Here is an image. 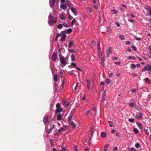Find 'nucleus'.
I'll use <instances>...</instances> for the list:
<instances>
[{
  "label": "nucleus",
  "mask_w": 151,
  "mask_h": 151,
  "mask_svg": "<svg viewBox=\"0 0 151 151\" xmlns=\"http://www.w3.org/2000/svg\"><path fill=\"white\" fill-rule=\"evenodd\" d=\"M56 22L57 20H54V17H52L51 15H49L48 23L50 24L51 25H53L56 23Z\"/></svg>",
  "instance_id": "f257e3e1"
},
{
  "label": "nucleus",
  "mask_w": 151,
  "mask_h": 151,
  "mask_svg": "<svg viewBox=\"0 0 151 151\" xmlns=\"http://www.w3.org/2000/svg\"><path fill=\"white\" fill-rule=\"evenodd\" d=\"M68 57L65 58L62 56L60 58V62L64 66H65L67 63V61H68Z\"/></svg>",
  "instance_id": "f03ea898"
},
{
  "label": "nucleus",
  "mask_w": 151,
  "mask_h": 151,
  "mask_svg": "<svg viewBox=\"0 0 151 151\" xmlns=\"http://www.w3.org/2000/svg\"><path fill=\"white\" fill-rule=\"evenodd\" d=\"M59 34L60 35V36L62 37L61 39V41L62 42L64 41L66 38V35L65 31H62Z\"/></svg>",
  "instance_id": "7ed1b4c3"
},
{
  "label": "nucleus",
  "mask_w": 151,
  "mask_h": 151,
  "mask_svg": "<svg viewBox=\"0 0 151 151\" xmlns=\"http://www.w3.org/2000/svg\"><path fill=\"white\" fill-rule=\"evenodd\" d=\"M142 114L141 112H138L136 113V118L137 119H140L142 118Z\"/></svg>",
  "instance_id": "20e7f679"
},
{
  "label": "nucleus",
  "mask_w": 151,
  "mask_h": 151,
  "mask_svg": "<svg viewBox=\"0 0 151 151\" xmlns=\"http://www.w3.org/2000/svg\"><path fill=\"white\" fill-rule=\"evenodd\" d=\"M68 128V126L66 125H64L63 127L60 128L58 130V132H60L66 130V129Z\"/></svg>",
  "instance_id": "39448f33"
},
{
  "label": "nucleus",
  "mask_w": 151,
  "mask_h": 151,
  "mask_svg": "<svg viewBox=\"0 0 151 151\" xmlns=\"http://www.w3.org/2000/svg\"><path fill=\"white\" fill-rule=\"evenodd\" d=\"M48 121V117L47 115H45L43 119V122L44 124H46Z\"/></svg>",
  "instance_id": "423d86ee"
},
{
  "label": "nucleus",
  "mask_w": 151,
  "mask_h": 151,
  "mask_svg": "<svg viewBox=\"0 0 151 151\" xmlns=\"http://www.w3.org/2000/svg\"><path fill=\"white\" fill-rule=\"evenodd\" d=\"M111 47H110L107 50L106 53V56L107 57H108L109 54L111 53Z\"/></svg>",
  "instance_id": "0eeeda50"
},
{
  "label": "nucleus",
  "mask_w": 151,
  "mask_h": 151,
  "mask_svg": "<svg viewBox=\"0 0 151 151\" xmlns=\"http://www.w3.org/2000/svg\"><path fill=\"white\" fill-rule=\"evenodd\" d=\"M57 55V53L56 52H55L52 55V58L53 61H55L56 60V57Z\"/></svg>",
  "instance_id": "6e6552de"
},
{
  "label": "nucleus",
  "mask_w": 151,
  "mask_h": 151,
  "mask_svg": "<svg viewBox=\"0 0 151 151\" xmlns=\"http://www.w3.org/2000/svg\"><path fill=\"white\" fill-rule=\"evenodd\" d=\"M69 104V102L67 103V102L66 101H65L64 100H63L62 101L63 105V106H65L66 107H67L68 106Z\"/></svg>",
  "instance_id": "1a4fd4ad"
},
{
  "label": "nucleus",
  "mask_w": 151,
  "mask_h": 151,
  "mask_svg": "<svg viewBox=\"0 0 151 151\" xmlns=\"http://www.w3.org/2000/svg\"><path fill=\"white\" fill-rule=\"evenodd\" d=\"M70 9L71 11L73 12V13L75 15H76L77 14V12L76 11V9L75 8H74L73 7L70 8Z\"/></svg>",
  "instance_id": "9d476101"
},
{
  "label": "nucleus",
  "mask_w": 151,
  "mask_h": 151,
  "mask_svg": "<svg viewBox=\"0 0 151 151\" xmlns=\"http://www.w3.org/2000/svg\"><path fill=\"white\" fill-rule=\"evenodd\" d=\"M73 116V112H71V113H70L69 117L68 118V119L69 120V122H68L69 123H70V122H71V119H72Z\"/></svg>",
  "instance_id": "9b49d317"
},
{
  "label": "nucleus",
  "mask_w": 151,
  "mask_h": 151,
  "mask_svg": "<svg viewBox=\"0 0 151 151\" xmlns=\"http://www.w3.org/2000/svg\"><path fill=\"white\" fill-rule=\"evenodd\" d=\"M121 6H120V9L122 11H124L125 10V8H126V6L123 4L121 5Z\"/></svg>",
  "instance_id": "f8f14e48"
},
{
  "label": "nucleus",
  "mask_w": 151,
  "mask_h": 151,
  "mask_svg": "<svg viewBox=\"0 0 151 151\" xmlns=\"http://www.w3.org/2000/svg\"><path fill=\"white\" fill-rule=\"evenodd\" d=\"M97 47L98 49V52H101V47L100 46V40H99L98 42L97 45Z\"/></svg>",
  "instance_id": "ddd939ff"
},
{
  "label": "nucleus",
  "mask_w": 151,
  "mask_h": 151,
  "mask_svg": "<svg viewBox=\"0 0 151 151\" xmlns=\"http://www.w3.org/2000/svg\"><path fill=\"white\" fill-rule=\"evenodd\" d=\"M60 18L61 19H65V16L64 13H62L60 15Z\"/></svg>",
  "instance_id": "4468645a"
},
{
  "label": "nucleus",
  "mask_w": 151,
  "mask_h": 151,
  "mask_svg": "<svg viewBox=\"0 0 151 151\" xmlns=\"http://www.w3.org/2000/svg\"><path fill=\"white\" fill-rule=\"evenodd\" d=\"M49 2L50 5L51 6H52L54 5L55 3V0H50Z\"/></svg>",
  "instance_id": "2eb2a0df"
},
{
  "label": "nucleus",
  "mask_w": 151,
  "mask_h": 151,
  "mask_svg": "<svg viewBox=\"0 0 151 151\" xmlns=\"http://www.w3.org/2000/svg\"><path fill=\"white\" fill-rule=\"evenodd\" d=\"M63 111V109L62 108H57L55 111L56 114L60 112Z\"/></svg>",
  "instance_id": "dca6fc26"
},
{
  "label": "nucleus",
  "mask_w": 151,
  "mask_h": 151,
  "mask_svg": "<svg viewBox=\"0 0 151 151\" xmlns=\"http://www.w3.org/2000/svg\"><path fill=\"white\" fill-rule=\"evenodd\" d=\"M101 135L102 138H105L106 137V134L105 132H103L101 133Z\"/></svg>",
  "instance_id": "f3484780"
},
{
  "label": "nucleus",
  "mask_w": 151,
  "mask_h": 151,
  "mask_svg": "<svg viewBox=\"0 0 151 151\" xmlns=\"http://www.w3.org/2000/svg\"><path fill=\"white\" fill-rule=\"evenodd\" d=\"M72 126V127L75 128L76 127V125L75 124L73 121H71L69 123Z\"/></svg>",
  "instance_id": "a211bd4d"
},
{
  "label": "nucleus",
  "mask_w": 151,
  "mask_h": 151,
  "mask_svg": "<svg viewBox=\"0 0 151 151\" xmlns=\"http://www.w3.org/2000/svg\"><path fill=\"white\" fill-rule=\"evenodd\" d=\"M60 8L63 9H67L66 5L64 4H63L60 5Z\"/></svg>",
  "instance_id": "6ab92c4d"
},
{
  "label": "nucleus",
  "mask_w": 151,
  "mask_h": 151,
  "mask_svg": "<svg viewBox=\"0 0 151 151\" xmlns=\"http://www.w3.org/2000/svg\"><path fill=\"white\" fill-rule=\"evenodd\" d=\"M73 41H72V40L70 41L69 42V44L68 45V47L69 48L70 47L73 45Z\"/></svg>",
  "instance_id": "aec40b11"
},
{
  "label": "nucleus",
  "mask_w": 151,
  "mask_h": 151,
  "mask_svg": "<svg viewBox=\"0 0 151 151\" xmlns=\"http://www.w3.org/2000/svg\"><path fill=\"white\" fill-rule=\"evenodd\" d=\"M102 14L101 12H99V22H100L101 21Z\"/></svg>",
  "instance_id": "412c9836"
},
{
  "label": "nucleus",
  "mask_w": 151,
  "mask_h": 151,
  "mask_svg": "<svg viewBox=\"0 0 151 151\" xmlns=\"http://www.w3.org/2000/svg\"><path fill=\"white\" fill-rule=\"evenodd\" d=\"M146 67L147 70L149 71H151V65H150L149 64H147Z\"/></svg>",
  "instance_id": "4be33fe9"
},
{
  "label": "nucleus",
  "mask_w": 151,
  "mask_h": 151,
  "mask_svg": "<svg viewBox=\"0 0 151 151\" xmlns=\"http://www.w3.org/2000/svg\"><path fill=\"white\" fill-rule=\"evenodd\" d=\"M90 132H91V136H92L93 135L94 132V131L93 128V127H91V129L90 130Z\"/></svg>",
  "instance_id": "5701e85b"
},
{
  "label": "nucleus",
  "mask_w": 151,
  "mask_h": 151,
  "mask_svg": "<svg viewBox=\"0 0 151 151\" xmlns=\"http://www.w3.org/2000/svg\"><path fill=\"white\" fill-rule=\"evenodd\" d=\"M135 104L136 103L135 102H133L130 103L129 105L130 107H133L135 106Z\"/></svg>",
  "instance_id": "b1692460"
},
{
  "label": "nucleus",
  "mask_w": 151,
  "mask_h": 151,
  "mask_svg": "<svg viewBox=\"0 0 151 151\" xmlns=\"http://www.w3.org/2000/svg\"><path fill=\"white\" fill-rule=\"evenodd\" d=\"M145 80L146 82H147L149 84H150L151 83V81L150 79L147 78H146L145 79Z\"/></svg>",
  "instance_id": "393cba45"
},
{
  "label": "nucleus",
  "mask_w": 151,
  "mask_h": 151,
  "mask_svg": "<svg viewBox=\"0 0 151 151\" xmlns=\"http://www.w3.org/2000/svg\"><path fill=\"white\" fill-rule=\"evenodd\" d=\"M62 119V117L60 115H58L57 117V120L58 121H60Z\"/></svg>",
  "instance_id": "a878e982"
},
{
  "label": "nucleus",
  "mask_w": 151,
  "mask_h": 151,
  "mask_svg": "<svg viewBox=\"0 0 151 151\" xmlns=\"http://www.w3.org/2000/svg\"><path fill=\"white\" fill-rule=\"evenodd\" d=\"M111 27H110L108 26L107 28V31L109 32V33H111Z\"/></svg>",
  "instance_id": "bb28decb"
},
{
  "label": "nucleus",
  "mask_w": 151,
  "mask_h": 151,
  "mask_svg": "<svg viewBox=\"0 0 151 151\" xmlns=\"http://www.w3.org/2000/svg\"><path fill=\"white\" fill-rule=\"evenodd\" d=\"M58 76L57 74H55L54 76V80L55 82H57L58 81Z\"/></svg>",
  "instance_id": "cd10ccee"
},
{
  "label": "nucleus",
  "mask_w": 151,
  "mask_h": 151,
  "mask_svg": "<svg viewBox=\"0 0 151 151\" xmlns=\"http://www.w3.org/2000/svg\"><path fill=\"white\" fill-rule=\"evenodd\" d=\"M128 150L129 151H135L136 150L133 147H129L128 148Z\"/></svg>",
  "instance_id": "c85d7f7f"
},
{
  "label": "nucleus",
  "mask_w": 151,
  "mask_h": 151,
  "mask_svg": "<svg viewBox=\"0 0 151 151\" xmlns=\"http://www.w3.org/2000/svg\"><path fill=\"white\" fill-rule=\"evenodd\" d=\"M71 60L72 61H74L75 60V58L74 55L73 54H72L71 56Z\"/></svg>",
  "instance_id": "c756f323"
},
{
  "label": "nucleus",
  "mask_w": 151,
  "mask_h": 151,
  "mask_svg": "<svg viewBox=\"0 0 151 151\" xmlns=\"http://www.w3.org/2000/svg\"><path fill=\"white\" fill-rule=\"evenodd\" d=\"M131 68L132 69H135L136 67V65L134 64H131Z\"/></svg>",
  "instance_id": "7c9ffc66"
},
{
  "label": "nucleus",
  "mask_w": 151,
  "mask_h": 151,
  "mask_svg": "<svg viewBox=\"0 0 151 151\" xmlns=\"http://www.w3.org/2000/svg\"><path fill=\"white\" fill-rule=\"evenodd\" d=\"M87 87L88 89L89 88V86L90 84V81L88 80H87Z\"/></svg>",
  "instance_id": "2f4dec72"
},
{
  "label": "nucleus",
  "mask_w": 151,
  "mask_h": 151,
  "mask_svg": "<svg viewBox=\"0 0 151 151\" xmlns=\"http://www.w3.org/2000/svg\"><path fill=\"white\" fill-rule=\"evenodd\" d=\"M128 58L129 59H132L133 60H134L136 58L134 56H130L128 57Z\"/></svg>",
  "instance_id": "473e14b6"
},
{
  "label": "nucleus",
  "mask_w": 151,
  "mask_h": 151,
  "mask_svg": "<svg viewBox=\"0 0 151 151\" xmlns=\"http://www.w3.org/2000/svg\"><path fill=\"white\" fill-rule=\"evenodd\" d=\"M109 144H107L106 145H105L104 146V151H106L107 149V148L108 147V146H109Z\"/></svg>",
  "instance_id": "72a5a7b5"
},
{
  "label": "nucleus",
  "mask_w": 151,
  "mask_h": 151,
  "mask_svg": "<svg viewBox=\"0 0 151 151\" xmlns=\"http://www.w3.org/2000/svg\"><path fill=\"white\" fill-rule=\"evenodd\" d=\"M137 124L138 125V126L139 127V128L141 129H142V124L140 123H137Z\"/></svg>",
  "instance_id": "f704fd0d"
},
{
  "label": "nucleus",
  "mask_w": 151,
  "mask_h": 151,
  "mask_svg": "<svg viewBox=\"0 0 151 151\" xmlns=\"http://www.w3.org/2000/svg\"><path fill=\"white\" fill-rule=\"evenodd\" d=\"M119 37L121 40H124V35H120Z\"/></svg>",
  "instance_id": "c9c22d12"
},
{
  "label": "nucleus",
  "mask_w": 151,
  "mask_h": 151,
  "mask_svg": "<svg viewBox=\"0 0 151 151\" xmlns=\"http://www.w3.org/2000/svg\"><path fill=\"white\" fill-rule=\"evenodd\" d=\"M133 131L136 134H137L139 133V131L136 128H135L134 129Z\"/></svg>",
  "instance_id": "e433bc0d"
},
{
  "label": "nucleus",
  "mask_w": 151,
  "mask_h": 151,
  "mask_svg": "<svg viewBox=\"0 0 151 151\" xmlns=\"http://www.w3.org/2000/svg\"><path fill=\"white\" fill-rule=\"evenodd\" d=\"M111 12L113 14H116L117 13V11L115 9L112 10Z\"/></svg>",
  "instance_id": "4c0bfd02"
},
{
  "label": "nucleus",
  "mask_w": 151,
  "mask_h": 151,
  "mask_svg": "<svg viewBox=\"0 0 151 151\" xmlns=\"http://www.w3.org/2000/svg\"><path fill=\"white\" fill-rule=\"evenodd\" d=\"M55 125L54 124H53L52 125H50V128L53 129L55 128Z\"/></svg>",
  "instance_id": "58836bf2"
},
{
  "label": "nucleus",
  "mask_w": 151,
  "mask_h": 151,
  "mask_svg": "<svg viewBox=\"0 0 151 151\" xmlns=\"http://www.w3.org/2000/svg\"><path fill=\"white\" fill-rule=\"evenodd\" d=\"M68 16L70 20H71L73 19V17L69 14V13H68Z\"/></svg>",
  "instance_id": "ea45409f"
},
{
  "label": "nucleus",
  "mask_w": 151,
  "mask_h": 151,
  "mask_svg": "<svg viewBox=\"0 0 151 151\" xmlns=\"http://www.w3.org/2000/svg\"><path fill=\"white\" fill-rule=\"evenodd\" d=\"M135 146L137 148H138L140 146V145L139 143H137L135 145Z\"/></svg>",
  "instance_id": "a19ab883"
},
{
  "label": "nucleus",
  "mask_w": 151,
  "mask_h": 151,
  "mask_svg": "<svg viewBox=\"0 0 151 151\" xmlns=\"http://www.w3.org/2000/svg\"><path fill=\"white\" fill-rule=\"evenodd\" d=\"M100 52H99V57L100 59H102L103 58H102V56L101 55V53Z\"/></svg>",
  "instance_id": "79ce46f5"
},
{
  "label": "nucleus",
  "mask_w": 151,
  "mask_h": 151,
  "mask_svg": "<svg viewBox=\"0 0 151 151\" xmlns=\"http://www.w3.org/2000/svg\"><path fill=\"white\" fill-rule=\"evenodd\" d=\"M129 121L131 123H133L134 122V119H129Z\"/></svg>",
  "instance_id": "37998d69"
},
{
  "label": "nucleus",
  "mask_w": 151,
  "mask_h": 151,
  "mask_svg": "<svg viewBox=\"0 0 151 151\" xmlns=\"http://www.w3.org/2000/svg\"><path fill=\"white\" fill-rule=\"evenodd\" d=\"M67 31L68 33H69L72 32V30L71 28H69L68 29H67Z\"/></svg>",
  "instance_id": "c03bdc74"
},
{
  "label": "nucleus",
  "mask_w": 151,
  "mask_h": 151,
  "mask_svg": "<svg viewBox=\"0 0 151 151\" xmlns=\"http://www.w3.org/2000/svg\"><path fill=\"white\" fill-rule=\"evenodd\" d=\"M106 82L107 84H109L110 83V80L108 78H107L106 80Z\"/></svg>",
  "instance_id": "a18cd8bd"
},
{
  "label": "nucleus",
  "mask_w": 151,
  "mask_h": 151,
  "mask_svg": "<svg viewBox=\"0 0 151 151\" xmlns=\"http://www.w3.org/2000/svg\"><path fill=\"white\" fill-rule=\"evenodd\" d=\"M92 47H94L96 45V43L93 41H92V42L91 44Z\"/></svg>",
  "instance_id": "49530a36"
},
{
  "label": "nucleus",
  "mask_w": 151,
  "mask_h": 151,
  "mask_svg": "<svg viewBox=\"0 0 151 151\" xmlns=\"http://www.w3.org/2000/svg\"><path fill=\"white\" fill-rule=\"evenodd\" d=\"M60 105L59 103H58L56 105V107L57 108H60Z\"/></svg>",
  "instance_id": "de8ad7c7"
},
{
  "label": "nucleus",
  "mask_w": 151,
  "mask_h": 151,
  "mask_svg": "<svg viewBox=\"0 0 151 151\" xmlns=\"http://www.w3.org/2000/svg\"><path fill=\"white\" fill-rule=\"evenodd\" d=\"M52 130V129L50 128L48 129V130L47 131V133L48 134H49L51 132Z\"/></svg>",
  "instance_id": "09e8293b"
},
{
  "label": "nucleus",
  "mask_w": 151,
  "mask_h": 151,
  "mask_svg": "<svg viewBox=\"0 0 151 151\" xmlns=\"http://www.w3.org/2000/svg\"><path fill=\"white\" fill-rule=\"evenodd\" d=\"M91 137H90L88 140V144L89 145H90L91 144Z\"/></svg>",
  "instance_id": "8fccbe9b"
},
{
  "label": "nucleus",
  "mask_w": 151,
  "mask_h": 151,
  "mask_svg": "<svg viewBox=\"0 0 151 151\" xmlns=\"http://www.w3.org/2000/svg\"><path fill=\"white\" fill-rule=\"evenodd\" d=\"M62 27V25L61 24H59L58 25L57 28L59 29H60Z\"/></svg>",
  "instance_id": "3c124183"
},
{
  "label": "nucleus",
  "mask_w": 151,
  "mask_h": 151,
  "mask_svg": "<svg viewBox=\"0 0 151 151\" xmlns=\"http://www.w3.org/2000/svg\"><path fill=\"white\" fill-rule=\"evenodd\" d=\"M108 122H109V123L110 124L109 126L110 127H112L113 126V125L112 124V122L111 121H108Z\"/></svg>",
  "instance_id": "603ef678"
},
{
  "label": "nucleus",
  "mask_w": 151,
  "mask_h": 151,
  "mask_svg": "<svg viewBox=\"0 0 151 151\" xmlns=\"http://www.w3.org/2000/svg\"><path fill=\"white\" fill-rule=\"evenodd\" d=\"M134 37L136 40H138V41H139L142 39L141 38H138L136 36H134Z\"/></svg>",
  "instance_id": "864d4df0"
},
{
  "label": "nucleus",
  "mask_w": 151,
  "mask_h": 151,
  "mask_svg": "<svg viewBox=\"0 0 151 151\" xmlns=\"http://www.w3.org/2000/svg\"><path fill=\"white\" fill-rule=\"evenodd\" d=\"M106 96V91H105L103 93V94H102V97H105Z\"/></svg>",
  "instance_id": "5fc2aeb1"
},
{
  "label": "nucleus",
  "mask_w": 151,
  "mask_h": 151,
  "mask_svg": "<svg viewBox=\"0 0 151 151\" xmlns=\"http://www.w3.org/2000/svg\"><path fill=\"white\" fill-rule=\"evenodd\" d=\"M60 34L59 33H57V36H56V37L55 38V40H57L58 38L60 36Z\"/></svg>",
  "instance_id": "6e6d98bb"
},
{
  "label": "nucleus",
  "mask_w": 151,
  "mask_h": 151,
  "mask_svg": "<svg viewBox=\"0 0 151 151\" xmlns=\"http://www.w3.org/2000/svg\"><path fill=\"white\" fill-rule=\"evenodd\" d=\"M76 21V20H75V19H74L71 22V24L72 25H73L74 24H75V22Z\"/></svg>",
  "instance_id": "4d7b16f0"
},
{
  "label": "nucleus",
  "mask_w": 151,
  "mask_h": 151,
  "mask_svg": "<svg viewBox=\"0 0 151 151\" xmlns=\"http://www.w3.org/2000/svg\"><path fill=\"white\" fill-rule=\"evenodd\" d=\"M87 10L88 12H89L90 13H91L92 12L91 9L89 8L88 7L87 8Z\"/></svg>",
  "instance_id": "13d9d810"
},
{
  "label": "nucleus",
  "mask_w": 151,
  "mask_h": 151,
  "mask_svg": "<svg viewBox=\"0 0 151 151\" xmlns=\"http://www.w3.org/2000/svg\"><path fill=\"white\" fill-rule=\"evenodd\" d=\"M146 70H147V68L146 66H145L144 68L142 70V71L143 72L145 71Z\"/></svg>",
  "instance_id": "bf43d9fd"
},
{
  "label": "nucleus",
  "mask_w": 151,
  "mask_h": 151,
  "mask_svg": "<svg viewBox=\"0 0 151 151\" xmlns=\"http://www.w3.org/2000/svg\"><path fill=\"white\" fill-rule=\"evenodd\" d=\"M90 110H88V111H87L86 112V113H85V114H86V115H88L89 114V113H90Z\"/></svg>",
  "instance_id": "052dcab7"
},
{
  "label": "nucleus",
  "mask_w": 151,
  "mask_h": 151,
  "mask_svg": "<svg viewBox=\"0 0 151 151\" xmlns=\"http://www.w3.org/2000/svg\"><path fill=\"white\" fill-rule=\"evenodd\" d=\"M131 42L129 41H127L125 42V44L127 45H130Z\"/></svg>",
  "instance_id": "680f3d73"
},
{
  "label": "nucleus",
  "mask_w": 151,
  "mask_h": 151,
  "mask_svg": "<svg viewBox=\"0 0 151 151\" xmlns=\"http://www.w3.org/2000/svg\"><path fill=\"white\" fill-rule=\"evenodd\" d=\"M144 130L146 134L148 135L149 134V132H148V130L147 129H144Z\"/></svg>",
  "instance_id": "e2e57ef3"
},
{
  "label": "nucleus",
  "mask_w": 151,
  "mask_h": 151,
  "mask_svg": "<svg viewBox=\"0 0 151 151\" xmlns=\"http://www.w3.org/2000/svg\"><path fill=\"white\" fill-rule=\"evenodd\" d=\"M132 49L134 51H136L137 50V49L136 47L135 46H132Z\"/></svg>",
  "instance_id": "0e129e2a"
},
{
  "label": "nucleus",
  "mask_w": 151,
  "mask_h": 151,
  "mask_svg": "<svg viewBox=\"0 0 151 151\" xmlns=\"http://www.w3.org/2000/svg\"><path fill=\"white\" fill-rule=\"evenodd\" d=\"M135 109L137 111H139L140 110V108L137 106H135Z\"/></svg>",
  "instance_id": "69168bd1"
},
{
  "label": "nucleus",
  "mask_w": 151,
  "mask_h": 151,
  "mask_svg": "<svg viewBox=\"0 0 151 151\" xmlns=\"http://www.w3.org/2000/svg\"><path fill=\"white\" fill-rule=\"evenodd\" d=\"M69 52H71L72 53L75 52V51L73 50H70V49H69Z\"/></svg>",
  "instance_id": "338daca9"
},
{
  "label": "nucleus",
  "mask_w": 151,
  "mask_h": 151,
  "mask_svg": "<svg viewBox=\"0 0 151 151\" xmlns=\"http://www.w3.org/2000/svg\"><path fill=\"white\" fill-rule=\"evenodd\" d=\"M149 53L151 55V47L149 48Z\"/></svg>",
  "instance_id": "774afa93"
}]
</instances>
